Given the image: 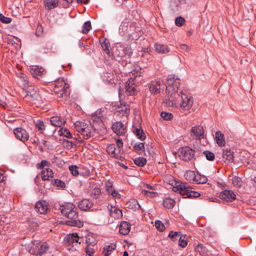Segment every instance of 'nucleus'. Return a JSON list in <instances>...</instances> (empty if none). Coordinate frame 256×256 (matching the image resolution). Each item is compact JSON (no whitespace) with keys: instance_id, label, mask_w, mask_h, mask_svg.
Listing matches in <instances>:
<instances>
[{"instance_id":"nucleus-1","label":"nucleus","mask_w":256,"mask_h":256,"mask_svg":"<svg viewBox=\"0 0 256 256\" xmlns=\"http://www.w3.org/2000/svg\"><path fill=\"white\" fill-rule=\"evenodd\" d=\"M168 83L166 86V92L168 98L164 101L166 106L173 107L176 104V100L180 97L181 102L180 104L182 110H188L193 104V98L190 94L180 92L179 94L178 90L180 80L174 75H169L168 77Z\"/></svg>"},{"instance_id":"nucleus-2","label":"nucleus","mask_w":256,"mask_h":256,"mask_svg":"<svg viewBox=\"0 0 256 256\" xmlns=\"http://www.w3.org/2000/svg\"><path fill=\"white\" fill-rule=\"evenodd\" d=\"M164 180L166 182L173 186L172 190L174 192H178L184 198H198L200 196L199 192L194 191L193 188L186 183L176 182L174 178L171 175L164 176Z\"/></svg>"},{"instance_id":"nucleus-3","label":"nucleus","mask_w":256,"mask_h":256,"mask_svg":"<svg viewBox=\"0 0 256 256\" xmlns=\"http://www.w3.org/2000/svg\"><path fill=\"white\" fill-rule=\"evenodd\" d=\"M60 210L62 214L71 220H66V224L67 225L77 226L78 228L83 226V222L80 220H74L78 217L77 208L72 203H67L60 206Z\"/></svg>"},{"instance_id":"nucleus-4","label":"nucleus","mask_w":256,"mask_h":256,"mask_svg":"<svg viewBox=\"0 0 256 256\" xmlns=\"http://www.w3.org/2000/svg\"><path fill=\"white\" fill-rule=\"evenodd\" d=\"M74 126L76 131L80 134L85 139L95 136L96 131L98 128L94 126L88 125L86 123L77 121L74 123ZM98 132H97V133Z\"/></svg>"},{"instance_id":"nucleus-5","label":"nucleus","mask_w":256,"mask_h":256,"mask_svg":"<svg viewBox=\"0 0 256 256\" xmlns=\"http://www.w3.org/2000/svg\"><path fill=\"white\" fill-rule=\"evenodd\" d=\"M116 146L115 144H110L106 148V151L112 156L117 159H121L123 156V142L122 139L118 138L116 140Z\"/></svg>"},{"instance_id":"nucleus-6","label":"nucleus","mask_w":256,"mask_h":256,"mask_svg":"<svg viewBox=\"0 0 256 256\" xmlns=\"http://www.w3.org/2000/svg\"><path fill=\"white\" fill-rule=\"evenodd\" d=\"M53 90L58 97L66 96L68 92V84L62 78H58L52 84Z\"/></svg>"},{"instance_id":"nucleus-7","label":"nucleus","mask_w":256,"mask_h":256,"mask_svg":"<svg viewBox=\"0 0 256 256\" xmlns=\"http://www.w3.org/2000/svg\"><path fill=\"white\" fill-rule=\"evenodd\" d=\"M178 156L182 160L188 162L190 160L194 154V150L188 146H184L178 149Z\"/></svg>"},{"instance_id":"nucleus-8","label":"nucleus","mask_w":256,"mask_h":256,"mask_svg":"<svg viewBox=\"0 0 256 256\" xmlns=\"http://www.w3.org/2000/svg\"><path fill=\"white\" fill-rule=\"evenodd\" d=\"M148 88L152 94H156L163 91L164 84L162 80H156L149 84Z\"/></svg>"},{"instance_id":"nucleus-9","label":"nucleus","mask_w":256,"mask_h":256,"mask_svg":"<svg viewBox=\"0 0 256 256\" xmlns=\"http://www.w3.org/2000/svg\"><path fill=\"white\" fill-rule=\"evenodd\" d=\"M204 129L201 126H192L190 131V135L193 139L201 140L204 138Z\"/></svg>"},{"instance_id":"nucleus-10","label":"nucleus","mask_w":256,"mask_h":256,"mask_svg":"<svg viewBox=\"0 0 256 256\" xmlns=\"http://www.w3.org/2000/svg\"><path fill=\"white\" fill-rule=\"evenodd\" d=\"M168 237L172 238L173 240L178 239V244L182 248L186 247L188 244L186 235H182L180 232L171 231L168 234Z\"/></svg>"},{"instance_id":"nucleus-11","label":"nucleus","mask_w":256,"mask_h":256,"mask_svg":"<svg viewBox=\"0 0 256 256\" xmlns=\"http://www.w3.org/2000/svg\"><path fill=\"white\" fill-rule=\"evenodd\" d=\"M27 88L26 98L27 100L32 101L38 100L40 98L39 91L36 88H32L30 86Z\"/></svg>"},{"instance_id":"nucleus-12","label":"nucleus","mask_w":256,"mask_h":256,"mask_svg":"<svg viewBox=\"0 0 256 256\" xmlns=\"http://www.w3.org/2000/svg\"><path fill=\"white\" fill-rule=\"evenodd\" d=\"M14 133L16 137L22 142L27 141L29 138V135L28 132L22 128H14Z\"/></svg>"},{"instance_id":"nucleus-13","label":"nucleus","mask_w":256,"mask_h":256,"mask_svg":"<svg viewBox=\"0 0 256 256\" xmlns=\"http://www.w3.org/2000/svg\"><path fill=\"white\" fill-rule=\"evenodd\" d=\"M144 187L146 188L142 190V193L144 195L150 198H154L158 195V194L154 192V190H157L156 186H152L148 184H144Z\"/></svg>"},{"instance_id":"nucleus-14","label":"nucleus","mask_w":256,"mask_h":256,"mask_svg":"<svg viewBox=\"0 0 256 256\" xmlns=\"http://www.w3.org/2000/svg\"><path fill=\"white\" fill-rule=\"evenodd\" d=\"M48 202L44 200H41L35 204V210L41 214H45L49 210Z\"/></svg>"},{"instance_id":"nucleus-15","label":"nucleus","mask_w":256,"mask_h":256,"mask_svg":"<svg viewBox=\"0 0 256 256\" xmlns=\"http://www.w3.org/2000/svg\"><path fill=\"white\" fill-rule=\"evenodd\" d=\"M126 92L129 95H134L138 92L136 86L134 82V79L128 80L125 86Z\"/></svg>"},{"instance_id":"nucleus-16","label":"nucleus","mask_w":256,"mask_h":256,"mask_svg":"<svg viewBox=\"0 0 256 256\" xmlns=\"http://www.w3.org/2000/svg\"><path fill=\"white\" fill-rule=\"evenodd\" d=\"M92 118L94 122V126L97 127V125L100 127L102 128L104 126L103 120L104 116L101 111H97L96 114L92 116Z\"/></svg>"},{"instance_id":"nucleus-17","label":"nucleus","mask_w":256,"mask_h":256,"mask_svg":"<svg viewBox=\"0 0 256 256\" xmlns=\"http://www.w3.org/2000/svg\"><path fill=\"white\" fill-rule=\"evenodd\" d=\"M220 197L226 202H229L234 200L236 198V196L232 191L224 190L220 193Z\"/></svg>"},{"instance_id":"nucleus-18","label":"nucleus","mask_w":256,"mask_h":256,"mask_svg":"<svg viewBox=\"0 0 256 256\" xmlns=\"http://www.w3.org/2000/svg\"><path fill=\"white\" fill-rule=\"evenodd\" d=\"M116 47V50L118 52V54L120 56L130 54L132 52V49L130 46L123 47L120 43H117Z\"/></svg>"},{"instance_id":"nucleus-19","label":"nucleus","mask_w":256,"mask_h":256,"mask_svg":"<svg viewBox=\"0 0 256 256\" xmlns=\"http://www.w3.org/2000/svg\"><path fill=\"white\" fill-rule=\"evenodd\" d=\"M113 131L118 135H122L126 132V127L120 122H116L112 126Z\"/></svg>"},{"instance_id":"nucleus-20","label":"nucleus","mask_w":256,"mask_h":256,"mask_svg":"<svg viewBox=\"0 0 256 256\" xmlns=\"http://www.w3.org/2000/svg\"><path fill=\"white\" fill-rule=\"evenodd\" d=\"M108 210L110 214L114 218L118 219L122 217V210L116 207L108 205Z\"/></svg>"},{"instance_id":"nucleus-21","label":"nucleus","mask_w":256,"mask_h":256,"mask_svg":"<svg viewBox=\"0 0 256 256\" xmlns=\"http://www.w3.org/2000/svg\"><path fill=\"white\" fill-rule=\"evenodd\" d=\"M30 72L33 77L39 78L43 74H46L44 70L42 68L35 66L30 68Z\"/></svg>"},{"instance_id":"nucleus-22","label":"nucleus","mask_w":256,"mask_h":256,"mask_svg":"<svg viewBox=\"0 0 256 256\" xmlns=\"http://www.w3.org/2000/svg\"><path fill=\"white\" fill-rule=\"evenodd\" d=\"M92 206V202L88 199H84L78 204V206L82 210H86L91 208Z\"/></svg>"},{"instance_id":"nucleus-23","label":"nucleus","mask_w":256,"mask_h":256,"mask_svg":"<svg viewBox=\"0 0 256 256\" xmlns=\"http://www.w3.org/2000/svg\"><path fill=\"white\" fill-rule=\"evenodd\" d=\"M66 238L68 240V244L72 245V248L74 246V244H78L79 240V237L76 233H73L68 235L66 236Z\"/></svg>"},{"instance_id":"nucleus-24","label":"nucleus","mask_w":256,"mask_h":256,"mask_svg":"<svg viewBox=\"0 0 256 256\" xmlns=\"http://www.w3.org/2000/svg\"><path fill=\"white\" fill-rule=\"evenodd\" d=\"M130 230V225L128 222L124 221L120 224L119 228L120 233L122 235L128 234Z\"/></svg>"},{"instance_id":"nucleus-25","label":"nucleus","mask_w":256,"mask_h":256,"mask_svg":"<svg viewBox=\"0 0 256 256\" xmlns=\"http://www.w3.org/2000/svg\"><path fill=\"white\" fill-rule=\"evenodd\" d=\"M52 125L54 126H61L66 122V120L58 116H54L50 120Z\"/></svg>"},{"instance_id":"nucleus-26","label":"nucleus","mask_w":256,"mask_h":256,"mask_svg":"<svg viewBox=\"0 0 256 256\" xmlns=\"http://www.w3.org/2000/svg\"><path fill=\"white\" fill-rule=\"evenodd\" d=\"M223 160L225 162H232L234 159V152L230 150H224L222 152Z\"/></svg>"},{"instance_id":"nucleus-27","label":"nucleus","mask_w":256,"mask_h":256,"mask_svg":"<svg viewBox=\"0 0 256 256\" xmlns=\"http://www.w3.org/2000/svg\"><path fill=\"white\" fill-rule=\"evenodd\" d=\"M215 140L218 146H223L226 144L224 134L220 130L216 132Z\"/></svg>"},{"instance_id":"nucleus-28","label":"nucleus","mask_w":256,"mask_h":256,"mask_svg":"<svg viewBox=\"0 0 256 256\" xmlns=\"http://www.w3.org/2000/svg\"><path fill=\"white\" fill-rule=\"evenodd\" d=\"M155 50L158 53L166 54L170 52V48L167 45L156 43L154 44Z\"/></svg>"},{"instance_id":"nucleus-29","label":"nucleus","mask_w":256,"mask_h":256,"mask_svg":"<svg viewBox=\"0 0 256 256\" xmlns=\"http://www.w3.org/2000/svg\"><path fill=\"white\" fill-rule=\"evenodd\" d=\"M54 173L52 170L49 168L44 169L41 172V176L43 180H49L50 178L53 177Z\"/></svg>"},{"instance_id":"nucleus-30","label":"nucleus","mask_w":256,"mask_h":256,"mask_svg":"<svg viewBox=\"0 0 256 256\" xmlns=\"http://www.w3.org/2000/svg\"><path fill=\"white\" fill-rule=\"evenodd\" d=\"M116 248V245L114 243L106 245L104 248L102 254L104 256H110Z\"/></svg>"},{"instance_id":"nucleus-31","label":"nucleus","mask_w":256,"mask_h":256,"mask_svg":"<svg viewBox=\"0 0 256 256\" xmlns=\"http://www.w3.org/2000/svg\"><path fill=\"white\" fill-rule=\"evenodd\" d=\"M58 4V0H45L44 5L48 10H52L57 7Z\"/></svg>"},{"instance_id":"nucleus-32","label":"nucleus","mask_w":256,"mask_h":256,"mask_svg":"<svg viewBox=\"0 0 256 256\" xmlns=\"http://www.w3.org/2000/svg\"><path fill=\"white\" fill-rule=\"evenodd\" d=\"M208 180L206 177L204 175H201L198 173L196 174V177L194 180V183L196 184H204Z\"/></svg>"},{"instance_id":"nucleus-33","label":"nucleus","mask_w":256,"mask_h":256,"mask_svg":"<svg viewBox=\"0 0 256 256\" xmlns=\"http://www.w3.org/2000/svg\"><path fill=\"white\" fill-rule=\"evenodd\" d=\"M175 204V201L170 198H165L163 201V206L167 208H172Z\"/></svg>"},{"instance_id":"nucleus-34","label":"nucleus","mask_w":256,"mask_h":256,"mask_svg":"<svg viewBox=\"0 0 256 256\" xmlns=\"http://www.w3.org/2000/svg\"><path fill=\"white\" fill-rule=\"evenodd\" d=\"M18 77L20 78L22 84L26 88H28L30 86L29 83L28 78L25 74L20 72L18 75Z\"/></svg>"},{"instance_id":"nucleus-35","label":"nucleus","mask_w":256,"mask_h":256,"mask_svg":"<svg viewBox=\"0 0 256 256\" xmlns=\"http://www.w3.org/2000/svg\"><path fill=\"white\" fill-rule=\"evenodd\" d=\"M196 174L194 171L189 170L186 172L184 176L188 180L194 182Z\"/></svg>"},{"instance_id":"nucleus-36","label":"nucleus","mask_w":256,"mask_h":256,"mask_svg":"<svg viewBox=\"0 0 256 256\" xmlns=\"http://www.w3.org/2000/svg\"><path fill=\"white\" fill-rule=\"evenodd\" d=\"M102 47L104 50V51L108 54H110V50L109 48L110 46V44L108 40L106 39H104V41L102 42L101 44Z\"/></svg>"},{"instance_id":"nucleus-37","label":"nucleus","mask_w":256,"mask_h":256,"mask_svg":"<svg viewBox=\"0 0 256 256\" xmlns=\"http://www.w3.org/2000/svg\"><path fill=\"white\" fill-rule=\"evenodd\" d=\"M58 134L60 136H62L67 138H72V134L66 128H60V129L58 130Z\"/></svg>"},{"instance_id":"nucleus-38","label":"nucleus","mask_w":256,"mask_h":256,"mask_svg":"<svg viewBox=\"0 0 256 256\" xmlns=\"http://www.w3.org/2000/svg\"><path fill=\"white\" fill-rule=\"evenodd\" d=\"M134 132L140 140H142L146 138V136L142 130L136 128L134 130Z\"/></svg>"},{"instance_id":"nucleus-39","label":"nucleus","mask_w":256,"mask_h":256,"mask_svg":"<svg viewBox=\"0 0 256 256\" xmlns=\"http://www.w3.org/2000/svg\"><path fill=\"white\" fill-rule=\"evenodd\" d=\"M134 164L139 166H143L146 164V160L143 157H138L134 160Z\"/></svg>"},{"instance_id":"nucleus-40","label":"nucleus","mask_w":256,"mask_h":256,"mask_svg":"<svg viewBox=\"0 0 256 256\" xmlns=\"http://www.w3.org/2000/svg\"><path fill=\"white\" fill-rule=\"evenodd\" d=\"M134 149L136 152H140V153L144 152V144L142 142L136 143L134 146Z\"/></svg>"},{"instance_id":"nucleus-41","label":"nucleus","mask_w":256,"mask_h":256,"mask_svg":"<svg viewBox=\"0 0 256 256\" xmlns=\"http://www.w3.org/2000/svg\"><path fill=\"white\" fill-rule=\"evenodd\" d=\"M48 244L46 243H44L38 248V252L39 254H43L48 250Z\"/></svg>"},{"instance_id":"nucleus-42","label":"nucleus","mask_w":256,"mask_h":256,"mask_svg":"<svg viewBox=\"0 0 256 256\" xmlns=\"http://www.w3.org/2000/svg\"><path fill=\"white\" fill-rule=\"evenodd\" d=\"M52 184L55 185L60 188H64L66 186L65 183L63 181L58 179H54L52 180Z\"/></svg>"},{"instance_id":"nucleus-43","label":"nucleus","mask_w":256,"mask_h":256,"mask_svg":"<svg viewBox=\"0 0 256 256\" xmlns=\"http://www.w3.org/2000/svg\"><path fill=\"white\" fill-rule=\"evenodd\" d=\"M232 184L236 187H240L242 185V182L241 179L238 176H234L232 180Z\"/></svg>"},{"instance_id":"nucleus-44","label":"nucleus","mask_w":256,"mask_h":256,"mask_svg":"<svg viewBox=\"0 0 256 256\" xmlns=\"http://www.w3.org/2000/svg\"><path fill=\"white\" fill-rule=\"evenodd\" d=\"M91 28L92 26L90 22V21H87L84 23L82 32L83 34H87Z\"/></svg>"},{"instance_id":"nucleus-45","label":"nucleus","mask_w":256,"mask_h":256,"mask_svg":"<svg viewBox=\"0 0 256 256\" xmlns=\"http://www.w3.org/2000/svg\"><path fill=\"white\" fill-rule=\"evenodd\" d=\"M129 207L131 208L138 209L140 208V206L138 202L135 200H132L128 202Z\"/></svg>"},{"instance_id":"nucleus-46","label":"nucleus","mask_w":256,"mask_h":256,"mask_svg":"<svg viewBox=\"0 0 256 256\" xmlns=\"http://www.w3.org/2000/svg\"><path fill=\"white\" fill-rule=\"evenodd\" d=\"M86 246H94L96 244L97 241L92 237H87L86 238Z\"/></svg>"},{"instance_id":"nucleus-47","label":"nucleus","mask_w":256,"mask_h":256,"mask_svg":"<svg viewBox=\"0 0 256 256\" xmlns=\"http://www.w3.org/2000/svg\"><path fill=\"white\" fill-rule=\"evenodd\" d=\"M206 159L210 161H212L214 159V154L208 150L204 151L203 152Z\"/></svg>"},{"instance_id":"nucleus-48","label":"nucleus","mask_w":256,"mask_h":256,"mask_svg":"<svg viewBox=\"0 0 256 256\" xmlns=\"http://www.w3.org/2000/svg\"><path fill=\"white\" fill-rule=\"evenodd\" d=\"M160 116L164 120H170L172 118V114L168 112H161Z\"/></svg>"},{"instance_id":"nucleus-49","label":"nucleus","mask_w":256,"mask_h":256,"mask_svg":"<svg viewBox=\"0 0 256 256\" xmlns=\"http://www.w3.org/2000/svg\"><path fill=\"white\" fill-rule=\"evenodd\" d=\"M118 111L124 112V114L127 115L130 112V108L128 105L126 104H122Z\"/></svg>"},{"instance_id":"nucleus-50","label":"nucleus","mask_w":256,"mask_h":256,"mask_svg":"<svg viewBox=\"0 0 256 256\" xmlns=\"http://www.w3.org/2000/svg\"><path fill=\"white\" fill-rule=\"evenodd\" d=\"M78 168L76 165H72L69 166V170L72 174L74 176L78 175Z\"/></svg>"},{"instance_id":"nucleus-51","label":"nucleus","mask_w":256,"mask_h":256,"mask_svg":"<svg viewBox=\"0 0 256 256\" xmlns=\"http://www.w3.org/2000/svg\"><path fill=\"white\" fill-rule=\"evenodd\" d=\"M155 226L156 228L160 232H162L165 229V226H164L163 223H162L160 220L156 221Z\"/></svg>"},{"instance_id":"nucleus-52","label":"nucleus","mask_w":256,"mask_h":256,"mask_svg":"<svg viewBox=\"0 0 256 256\" xmlns=\"http://www.w3.org/2000/svg\"><path fill=\"white\" fill-rule=\"evenodd\" d=\"M196 252L200 253V254H202L206 252V248L204 247L202 244H198L195 248Z\"/></svg>"},{"instance_id":"nucleus-53","label":"nucleus","mask_w":256,"mask_h":256,"mask_svg":"<svg viewBox=\"0 0 256 256\" xmlns=\"http://www.w3.org/2000/svg\"><path fill=\"white\" fill-rule=\"evenodd\" d=\"M184 19L182 16H179L175 20V24L178 26H182L184 24Z\"/></svg>"},{"instance_id":"nucleus-54","label":"nucleus","mask_w":256,"mask_h":256,"mask_svg":"<svg viewBox=\"0 0 256 256\" xmlns=\"http://www.w3.org/2000/svg\"><path fill=\"white\" fill-rule=\"evenodd\" d=\"M0 21L4 24H9L12 22L10 18L4 16L2 14H0Z\"/></svg>"},{"instance_id":"nucleus-55","label":"nucleus","mask_w":256,"mask_h":256,"mask_svg":"<svg viewBox=\"0 0 256 256\" xmlns=\"http://www.w3.org/2000/svg\"><path fill=\"white\" fill-rule=\"evenodd\" d=\"M50 163L46 160H42L40 163L38 164L37 167L38 168H42L45 166H48Z\"/></svg>"},{"instance_id":"nucleus-56","label":"nucleus","mask_w":256,"mask_h":256,"mask_svg":"<svg viewBox=\"0 0 256 256\" xmlns=\"http://www.w3.org/2000/svg\"><path fill=\"white\" fill-rule=\"evenodd\" d=\"M36 128L40 130H43L45 128L44 122L42 120H38L36 124Z\"/></svg>"},{"instance_id":"nucleus-57","label":"nucleus","mask_w":256,"mask_h":256,"mask_svg":"<svg viewBox=\"0 0 256 256\" xmlns=\"http://www.w3.org/2000/svg\"><path fill=\"white\" fill-rule=\"evenodd\" d=\"M86 252L90 256H92L94 254V247L92 246H86Z\"/></svg>"},{"instance_id":"nucleus-58","label":"nucleus","mask_w":256,"mask_h":256,"mask_svg":"<svg viewBox=\"0 0 256 256\" xmlns=\"http://www.w3.org/2000/svg\"><path fill=\"white\" fill-rule=\"evenodd\" d=\"M106 188L108 194L114 189L112 188V182L110 181H108L106 183Z\"/></svg>"},{"instance_id":"nucleus-59","label":"nucleus","mask_w":256,"mask_h":256,"mask_svg":"<svg viewBox=\"0 0 256 256\" xmlns=\"http://www.w3.org/2000/svg\"><path fill=\"white\" fill-rule=\"evenodd\" d=\"M109 194L112 196L114 198H120V194L119 193L116 191L114 189L112 190Z\"/></svg>"},{"instance_id":"nucleus-60","label":"nucleus","mask_w":256,"mask_h":256,"mask_svg":"<svg viewBox=\"0 0 256 256\" xmlns=\"http://www.w3.org/2000/svg\"><path fill=\"white\" fill-rule=\"evenodd\" d=\"M180 46L181 50L186 52H188L190 50V47L186 44H180Z\"/></svg>"},{"instance_id":"nucleus-61","label":"nucleus","mask_w":256,"mask_h":256,"mask_svg":"<svg viewBox=\"0 0 256 256\" xmlns=\"http://www.w3.org/2000/svg\"><path fill=\"white\" fill-rule=\"evenodd\" d=\"M6 41L8 44L12 45H14L16 43L14 40L12 38H7Z\"/></svg>"},{"instance_id":"nucleus-62","label":"nucleus","mask_w":256,"mask_h":256,"mask_svg":"<svg viewBox=\"0 0 256 256\" xmlns=\"http://www.w3.org/2000/svg\"><path fill=\"white\" fill-rule=\"evenodd\" d=\"M90 0H77L78 2V3H84V4H88Z\"/></svg>"},{"instance_id":"nucleus-63","label":"nucleus","mask_w":256,"mask_h":256,"mask_svg":"<svg viewBox=\"0 0 256 256\" xmlns=\"http://www.w3.org/2000/svg\"><path fill=\"white\" fill-rule=\"evenodd\" d=\"M123 92H124V90H122L120 89L119 90L118 94H119V96L120 98H121L122 96L123 95Z\"/></svg>"},{"instance_id":"nucleus-64","label":"nucleus","mask_w":256,"mask_h":256,"mask_svg":"<svg viewBox=\"0 0 256 256\" xmlns=\"http://www.w3.org/2000/svg\"><path fill=\"white\" fill-rule=\"evenodd\" d=\"M123 256H128V252L126 251L124 252Z\"/></svg>"}]
</instances>
